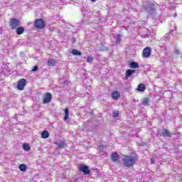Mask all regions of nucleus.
<instances>
[{
  "instance_id": "cd10ccee",
  "label": "nucleus",
  "mask_w": 182,
  "mask_h": 182,
  "mask_svg": "<svg viewBox=\"0 0 182 182\" xmlns=\"http://www.w3.org/2000/svg\"><path fill=\"white\" fill-rule=\"evenodd\" d=\"M151 164H154V161H153V159H151Z\"/></svg>"
},
{
  "instance_id": "ddd939ff",
  "label": "nucleus",
  "mask_w": 182,
  "mask_h": 182,
  "mask_svg": "<svg viewBox=\"0 0 182 182\" xmlns=\"http://www.w3.org/2000/svg\"><path fill=\"white\" fill-rule=\"evenodd\" d=\"M25 33V27H22L19 26L18 28H16V33L17 35H22Z\"/></svg>"
},
{
  "instance_id": "4be33fe9",
  "label": "nucleus",
  "mask_w": 182,
  "mask_h": 182,
  "mask_svg": "<svg viewBox=\"0 0 182 182\" xmlns=\"http://www.w3.org/2000/svg\"><path fill=\"white\" fill-rule=\"evenodd\" d=\"M95 58L92 55H89L87 58V62H88V63H92V62H93Z\"/></svg>"
},
{
  "instance_id": "f257e3e1",
  "label": "nucleus",
  "mask_w": 182,
  "mask_h": 182,
  "mask_svg": "<svg viewBox=\"0 0 182 182\" xmlns=\"http://www.w3.org/2000/svg\"><path fill=\"white\" fill-rule=\"evenodd\" d=\"M123 164L125 167L128 168H133L134 166L139 161V157L136 154H134L132 155H124L122 159Z\"/></svg>"
},
{
  "instance_id": "20e7f679",
  "label": "nucleus",
  "mask_w": 182,
  "mask_h": 182,
  "mask_svg": "<svg viewBox=\"0 0 182 182\" xmlns=\"http://www.w3.org/2000/svg\"><path fill=\"white\" fill-rule=\"evenodd\" d=\"M27 83H28V81L26 80V79L25 78L20 79L17 82V89L18 90H23Z\"/></svg>"
},
{
  "instance_id": "1a4fd4ad",
  "label": "nucleus",
  "mask_w": 182,
  "mask_h": 182,
  "mask_svg": "<svg viewBox=\"0 0 182 182\" xmlns=\"http://www.w3.org/2000/svg\"><path fill=\"white\" fill-rule=\"evenodd\" d=\"M133 73H136V70L128 69L125 73V79H129L133 75Z\"/></svg>"
},
{
  "instance_id": "f3484780",
  "label": "nucleus",
  "mask_w": 182,
  "mask_h": 182,
  "mask_svg": "<svg viewBox=\"0 0 182 182\" xmlns=\"http://www.w3.org/2000/svg\"><path fill=\"white\" fill-rule=\"evenodd\" d=\"M50 136L49 132L44 130L41 132V137L42 139H48Z\"/></svg>"
},
{
  "instance_id": "4468645a",
  "label": "nucleus",
  "mask_w": 182,
  "mask_h": 182,
  "mask_svg": "<svg viewBox=\"0 0 182 182\" xmlns=\"http://www.w3.org/2000/svg\"><path fill=\"white\" fill-rule=\"evenodd\" d=\"M64 112H65V116L63 117V120L65 122H66V120L69 119V116H70V114L69 113V107H67L65 109H64Z\"/></svg>"
},
{
  "instance_id": "412c9836",
  "label": "nucleus",
  "mask_w": 182,
  "mask_h": 182,
  "mask_svg": "<svg viewBox=\"0 0 182 182\" xmlns=\"http://www.w3.org/2000/svg\"><path fill=\"white\" fill-rule=\"evenodd\" d=\"M23 149L26 151H31V146H29V144H26V143L23 144Z\"/></svg>"
},
{
  "instance_id": "6ab92c4d",
  "label": "nucleus",
  "mask_w": 182,
  "mask_h": 182,
  "mask_svg": "<svg viewBox=\"0 0 182 182\" xmlns=\"http://www.w3.org/2000/svg\"><path fill=\"white\" fill-rule=\"evenodd\" d=\"M72 53H73V55H74V56H82V52H80L76 49H73L72 50Z\"/></svg>"
},
{
  "instance_id": "6e6552de",
  "label": "nucleus",
  "mask_w": 182,
  "mask_h": 182,
  "mask_svg": "<svg viewBox=\"0 0 182 182\" xmlns=\"http://www.w3.org/2000/svg\"><path fill=\"white\" fill-rule=\"evenodd\" d=\"M111 96L114 100H117V99H120V92L117 90L113 91L111 93Z\"/></svg>"
},
{
  "instance_id": "f03ea898",
  "label": "nucleus",
  "mask_w": 182,
  "mask_h": 182,
  "mask_svg": "<svg viewBox=\"0 0 182 182\" xmlns=\"http://www.w3.org/2000/svg\"><path fill=\"white\" fill-rule=\"evenodd\" d=\"M33 26L35 29H43L46 26V23L43 18H37L34 21Z\"/></svg>"
},
{
  "instance_id": "5701e85b",
  "label": "nucleus",
  "mask_w": 182,
  "mask_h": 182,
  "mask_svg": "<svg viewBox=\"0 0 182 182\" xmlns=\"http://www.w3.org/2000/svg\"><path fill=\"white\" fill-rule=\"evenodd\" d=\"M121 35L120 34H117V41H116V43H120V42L122 41V38H120Z\"/></svg>"
},
{
  "instance_id": "0eeeda50",
  "label": "nucleus",
  "mask_w": 182,
  "mask_h": 182,
  "mask_svg": "<svg viewBox=\"0 0 182 182\" xmlns=\"http://www.w3.org/2000/svg\"><path fill=\"white\" fill-rule=\"evenodd\" d=\"M79 170L85 175L90 174V170L89 169V166H87L80 165L79 166Z\"/></svg>"
},
{
  "instance_id": "f8f14e48",
  "label": "nucleus",
  "mask_w": 182,
  "mask_h": 182,
  "mask_svg": "<svg viewBox=\"0 0 182 182\" xmlns=\"http://www.w3.org/2000/svg\"><path fill=\"white\" fill-rule=\"evenodd\" d=\"M161 134L162 137H171L173 136L171 132L168 129H162Z\"/></svg>"
},
{
  "instance_id": "aec40b11",
  "label": "nucleus",
  "mask_w": 182,
  "mask_h": 182,
  "mask_svg": "<svg viewBox=\"0 0 182 182\" xmlns=\"http://www.w3.org/2000/svg\"><path fill=\"white\" fill-rule=\"evenodd\" d=\"M18 168L21 171H26L28 166H26L24 164H21L19 165Z\"/></svg>"
},
{
  "instance_id": "7ed1b4c3",
  "label": "nucleus",
  "mask_w": 182,
  "mask_h": 182,
  "mask_svg": "<svg viewBox=\"0 0 182 182\" xmlns=\"http://www.w3.org/2000/svg\"><path fill=\"white\" fill-rule=\"evenodd\" d=\"M9 26L11 29L15 30L21 26V21L18 18H12L10 19Z\"/></svg>"
},
{
  "instance_id": "9d476101",
  "label": "nucleus",
  "mask_w": 182,
  "mask_h": 182,
  "mask_svg": "<svg viewBox=\"0 0 182 182\" xmlns=\"http://www.w3.org/2000/svg\"><path fill=\"white\" fill-rule=\"evenodd\" d=\"M111 159H112V161H114V163H116V161H119V160L120 159V156L117 153L113 152L111 154Z\"/></svg>"
},
{
  "instance_id": "a211bd4d",
  "label": "nucleus",
  "mask_w": 182,
  "mask_h": 182,
  "mask_svg": "<svg viewBox=\"0 0 182 182\" xmlns=\"http://www.w3.org/2000/svg\"><path fill=\"white\" fill-rule=\"evenodd\" d=\"M149 103H150V99L149 97H145L142 100L141 105L144 106H149Z\"/></svg>"
},
{
  "instance_id": "393cba45",
  "label": "nucleus",
  "mask_w": 182,
  "mask_h": 182,
  "mask_svg": "<svg viewBox=\"0 0 182 182\" xmlns=\"http://www.w3.org/2000/svg\"><path fill=\"white\" fill-rule=\"evenodd\" d=\"M112 114L113 117H119V111H114Z\"/></svg>"
},
{
  "instance_id": "423d86ee",
  "label": "nucleus",
  "mask_w": 182,
  "mask_h": 182,
  "mask_svg": "<svg viewBox=\"0 0 182 182\" xmlns=\"http://www.w3.org/2000/svg\"><path fill=\"white\" fill-rule=\"evenodd\" d=\"M151 55V48L150 47H146L142 51V56L144 58H150Z\"/></svg>"
},
{
  "instance_id": "bb28decb",
  "label": "nucleus",
  "mask_w": 182,
  "mask_h": 182,
  "mask_svg": "<svg viewBox=\"0 0 182 182\" xmlns=\"http://www.w3.org/2000/svg\"><path fill=\"white\" fill-rule=\"evenodd\" d=\"M99 147L100 150H103L105 149V145H100Z\"/></svg>"
},
{
  "instance_id": "b1692460",
  "label": "nucleus",
  "mask_w": 182,
  "mask_h": 182,
  "mask_svg": "<svg viewBox=\"0 0 182 182\" xmlns=\"http://www.w3.org/2000/svg\"><path fill=\"white\" fill-rule=\"evenodd\" d=\"M58 146L60 149H65V144L63 141L60 144H58Z\"/></svg>"
},
{
  "instance_id": "39448f33",
  "label": "nucleus",
  "mask_w": 182,
  "mask_h": 182,
  "mask_svg": "<svg viewBox=\"0 0 182 182\" xmlns=\"http://www.w3.org/2000/svg\"><path fill=\"white\" fill-rule=\"evenodd\" d=\"M50 102H52V94L50 92H46L43 100V105H46V103H50Z\"/></svg>"
},
{
  "instance_id": "c85d7f7f",
  "label": "nucleus",
  "mask_w": 182,
  "mask_h": 182,
  "mask_svg": "<svg viewBox=\"0 0 182 182\" xmlns=\"http://www.w3.org/2000/svg\"><path fill=\"white\" fill-rule=\"evenodd\" d=\"M97 0H91L92 2H96Z\"/></svg>"
},
{
  "instance_id": "2eb2a0df",
  "label": "nucleus",
  "mask_w": 182,
  "mask_h": 182,
  "mask_svg": "<svg viewBox=\"0 0 182 182\" xmlns=\"http://www.w3.org/2000/svg\"><path fill=\"white\" fill-rule=\"evenodd\" d=\"M47 65L48 66H55L56 65V60L55 58H49Z\"/></svg>"
},
{
  "instance_id": "dca6fc26",
  "label": "nucleus",
  "mask_w": 182,
  "mask_h": 182,
  "mask_svg": "<svg viewBox=\"0 0 182 182\" xmlns=\"http://www.w3.org/2000/svg\"><path fill=\"white\" fill-rule=\"evenodd\" d=\"M136 90H138V92H144V90H146V85L143 83H139Z\"/></svg>"
},
{
  "instance_id": "9b49d317",
  "label": "nucleus",
  "mask_w": 182,
  "mask_h": 182,
  "mask_svg": "<svg viewBox=\"0 0 182 182\" xmlns=\"http://www.w3.org/2000/svg\"><path fill=\"white\" fill-rule=\"evenodd\" d=\"M129 66L130 69H139L140 68V65H139V63L132 61L129 63Z\"/></svg>"
},
{
  "instance_id": "c756f323",
  "label": "nucleus",
  "mask_w": 182,
  "mask_h": 182,
  "mask_svg": "<svg viewBox=\"0 0 182 182\" xmlns=\"http://www.w3.org/2000/svg\"><path fill=\"white\" fill-rule=\"evenodd\" d=\"M73 42H76V39L75 38L73 39Z\"/></svg>"
},
{
  "instance_id": "a878e982",
  "label": "nucleus",
  "mask_w": 182,
  "mask_h": 182,
  "mask_svg": "<svg viewBox=\"0 0 182 182\" xmlns=\"http://www.w3.org/2000/svg\"><path fill=\"white\" fill-rule=\"evenodd\" d=\"M36 70H38V65H36L33 68L32 72H36Z\"/></svg>"
}]
</instances>
